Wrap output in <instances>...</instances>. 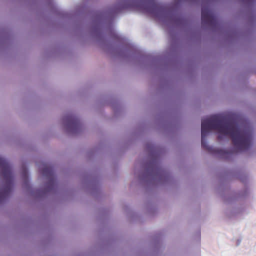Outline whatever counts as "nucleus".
Masks as SVG:
<instances>
[{
  "mask_svg": "<svg viewBox=\"0 0 256 256\" xmlns=\"http://www.w3.org/2000/svg\"><path fill=\"white\" fill-rule=\"evenodd\" d=\"M202 22L203 24L216 25V18L213 12L207 6H202Z\"/></svg>",
  "mask_w": 256,
  "mask_h": 256,
  "instance_id": "nucleus-3",
  "label": "nucleus"
},
{
  "mask_svg": "<svg viewBox=\"0 0 256 256\" xmlns=\"http://www.w3.org/2000/svg\"><path fill=\"white\" fill-rule=\"evenodd\" d=\"M66 125L68 127L74 128V130H76L80 126V121L75 116H68L66 119Z\"/></svg>",
  "mask_w": 256,
  "mask_h": 256,
  "instance_id": "nucleus-4",
  "label": "nucleus"
},
{
  "mask_svg": "<svg viewBox=\"0 0 256 256\" xmlns=\"http://www.w3.org/2000/svg\"><path fill=\"white\" fill-rule=\"evenodd\" d=\"M42 174L46 177L51 178L53 176L52 168L50 166L46 165L42 170Z\"/></svg>",
  "mask_w": 256,
  "mask_h": 256,
  "instance_id": "nucleus-5",
  "label": "nucleus"
},
{
  "mask_svg": "<svg viewBox=\"0 0 256 256\" xmlns=\"http://www.w3.org/2000/svg\"><path fill=\"white\" fill-rule=\"evenodd\" d=\"M0 168L2 170V176L7 183V186L0 190V202H1L8 196L11 191L13 176L10 164L6 160L1 157H0Z\"/></svg>",
  "mask_w": 256,
  "mask_h": 256,
  "instance_id": "nucleus-2",
  "label": "nucleus"
},
{
  "mask_svg": "<svg viewBox=\"0 0 256 256\" xmlns=\"http://www.w3.org/2000/svg\"><path fill=\"white\" fill-rule=\"evenodd\" d=\"M152 2L153 6L155 8H157L158 7V4H156V2H154V0H152Z\"/></svg>",
  "mask_w": 256,
  "mask_h": 256,
  "instance_id": "nucleus-6",
  "label": "nucleus"
},
{
  "mask_svg": "<svg viewBox=\"0 0 256 256\" xmlns=\"http://www.w3.org/2000/svg\"><path fill=\"white\" fill-rule=\"evenodd\" d=\"M211 130L218 131L220 134L218 136L219 140L222 138V135L230 136L238 152L246 150L250 146L252 136L250 132L240 129L234 120H226L221 116L214 115L202 120V146L209 152L217 153L225 157L233 152L222 150H215L208 144L205 137Z\"/></svg>",
  "mask_w": 256,
  "mask_h": 256,
  "instance_id": "nucleus-1",
  "label": "nucleus"
}]
</instances>
